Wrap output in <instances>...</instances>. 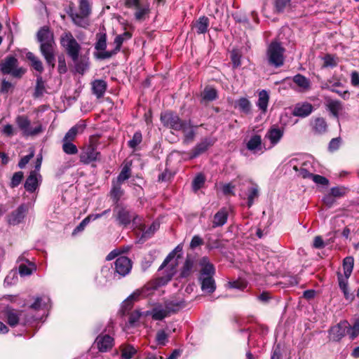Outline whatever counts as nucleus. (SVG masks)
<instances>
[{"label": "nucleus", "mask_w": 359, "mask_h": 359, "mask_svg": "<svg viewBox=\"0 0 359 359\" xmlns=\"http://www.w3.org/2000/svg\"><path fill=\"white\" fill-rule=\"evenodd\" d=\"M37 41L40 43V51L46 63L53 69L55 67V42L53 32L47 26L41 27L36 34Z\"/></svg>", "instance_id": "f257e3e1"}, {"label": "nucleus", "mask_w": 359, "mask_h": 359, "mask_svg": "<svg viewBox=\"0 0 359 359\" xmlns=\"http://www.w3.org/2000/svg\"><path fill=\"white\" fill-rule=\"evenodd\" d=\"M78 1L79 11H76L74 4H71L67 11V13L74 25L80 27L86 28L90 24L88 18L92 13V2L91 0Z\"/></svg>", "instance_id": "f03ea898"}, {"label": "nucleus", "mask_w": 359, "mask_h": 359, "mask_svg": "<svg viewBox=\"0 0 359 359\" xmlns=\"http://www.w3.org/2000/svg\"><path fill=\"white\" fill-rule=\"evenodd\" d=\"M0 72L4 75H11L13 78L20 79L26 73L27 69L19 66L16 57L8 55L0 62Z\"/></svg>", "instance_id": "7ed1b4c3"}, {"label": "nucleus", "mask_w": 359, "mask_h": 359, "mask_svg": "<svg viewBox=\"0 0 359 359\" xmlns=\"http://www.w3.org/2000/svg\"><path fill=\"white\" fill-rule=\"evenodd\" d=\"M285 49L278 41H272L268 46L266 53L267 62L270 66L276 68L283 65L285 61Z\"/></svg>", "instance_id": "20e7f679"}, {"label": "nucleus", "mask_w": 359, "mask_h": 359, "mask_svg": "<svg viewBox=\"0 0 359 359\" xmlns=\"http://www.w3.org/2000/svg\"><path fill=\"white\" fill-rule=\"evenodd\" d=\"M60 44L72 60H76L81 50V45L70 32H64L60 39Z\"/></svg>", "instance_id": "39448f33"}, {"label": "nucleus", "mask_w": 359, "mask_h": 359, "mask_svg": "<svg viewBox=\"0 0 359 359\" xmlns=\"http://www.w3.org/2000/svg\"><path fill=\"white\" fill-rule=\"evenodd\" d=\"M161 121L163 126L176 131H185L189 127V123L182 120L172 111H165L161 114Z\"/></svg>", "instance_id": "423d86ee"}, {"label": "nucleus", "mask_w": 359, "mask_h": 359, "mask_svg": "<svg viewBox=\"0 0 359 359\" xmlns=\"http://www.w3.org/2000/svg\"><path fill=\"white\" fill-rule=\"evenodd\" d=\"M114 217L120 226H126L133 221L137 224L139 217L121 204H117L114 208Z\"/></svg>", "instance_id": "0eeeda50"}, {"label": "nucleus", "mask_w": 359, "mask_h": 359, "mask_svg": "<svg viewBox=\"0 0 359 359\" xmlns=\"http://www.w3.org/2000/svg\"><path fill=\"white\" fill-rule=\"evenodd\" d=\"M15 122L25 136H35L43 131L42 125L39 122L34 123V126H31V121L25 115L18 116Z\"/></svg>", "instance_id": "6e6552de"}, {"label": "nucleus", "mask_w": 359, "mask_h": 359, "mask_svg": "<svg viewBox=\"0 0 359 359\" xmlns=\"http://www.w3.org/2000/svg\"><path fill=\"white\" fill-rule=\"evenodd\" d=\"M102 156L95 146L88 145L85 147L79 155L81 163L88 165L93 162L100 161Z\"/></svg>", "instance_id": "1a4fd4ad"}, {"label": "nucleus", "mask_w": 359, "mask_h": 359, "mask_svg": "<svg viewBox=\"0 0 359 359\" xmlns=\"http://www.w3.org/2000/svg\"><path fill=\"white\" fill-rule=\"evenodd\" d=\"M348 327H349V323L346 320L332 326L328 330L330 340L339 341L346 335Z\"/></svg>", "instance_id": "9d476101"}, {"label": "nucleus", "mask_w": 359, "mask_h": 359, "mask_svg": "<svg viewBox=\"0 0 359 359\" xmlns=\"http://www.w3.org/2000/svg\"><path fill=\"white\" fill-rule=\"evenodd\" d=\"M132 268V263L129 258L125 256L118 257L114 262L115 271L121 276L128 274Z\"/></svg>", "instance_id": "9b49d317"}, {"label": "nucleus", "mask_w": 359, "mask_h": 359, "mask_svg": "<svg viewBox=\"0 0 359 359\" xmlns=\"http://www.w3.org/2000/svg\"><path fill=\"white\" fill-rule=\"evenodd\" d=\"M247 149L252 151L254 154L260 151L263 153L268 148L265 142H262V137L259 135H253L246 144Z\"/></svg>", "instance_id": "f8f14e48"}, {"label": "nucleus", "mask_w": 359, "mask_h": 359, "mask_svg": "<svg viewBox=\"0 0 359 359\" xmlns=\"http://www.w3.org/2000/svg\"><path fill=\"white\" fill-rule=\"evenodd\" d=\"M314 111L313 106L308 102L297 103L292 109V115L294 116L305 118L309 116Z\"/></svg>", "instance_id": "ddd939ff"}, {"label": "nucleus", "mask_w": 359, "mask_h": 359, "mask_svg": "<svg viewBox=\"0 0 359 359\" xmlns=\"http://www.w3.org/2000/svg\"><path fill=\"white\" fill-rule=\"evenodd\" d=\"M95 345L100 352H107L114 346V339L109 334H100L97 337Z\"/></svg>", "instance_id": "4468645a"}, {"label": "nucleus", "mask_w": 359, "mask_h": 359, "mask_svg": "<svg viewBox=\"0 0 359 359\" xmlns=\"http://www.w3.org/2000/svg\"><path fill=\"white\" fill-rule=\"evenodd\" d=\"M41 181V176L36 170L31 171L25 180V189L30 193L34 192L39 187Z\"/></svg>", "instance_id": "2eb2a0df"}, {"label": "nucleus", "mask_w": 359, "mask_h": 359, "mask_svg": "<svg viewBox=\"0 0 359 359\" xmlns=\"http://www.w3.org/2000/svg\"><path fill=\"white\" fill-rule=\"evenodd\" d=\"M2 313L7 323L11 327H15L19 323L20 316L22 315V312L7 306L3 310Z\"/></svg>", "instance_id": "dca6fc26"}, {"label": "nucleus", "mask_w": 359, "mask_h": 359, "mask_svg": "<svg viewBox=\"0 0 359 359\" xmlns=\"http://www.w3.org/2000/svg\"><path fill=\"white\" fill-rule=\"evenodd\" d=\"M28 210L26 204L20 205L15 211L12 212L8 218V222L11 225L20 224L25 218Z\"/></svg>", "instance_id": "f3484780"}, {"label": "nucleus", "mask_w": 359, "mask_h": 359, "mask_svg": "<svg viewBox=\"0 0 359 359\" xmlns=\"http://www.w3.org/2000/svg\"><path fill=\"white\" fill-rule=\"evenodd\" d=\"M283 136V130L279 128L271 127L265 135L264 139L269 140L270 145L267 147L268 149H271L276 145Z\"/></svg>", "instance_id": "a211bd4d"}, {"label": "nucleus", "mask_w": 359, "mask_h": 359, "mask_svg": "<svg viewBox=\"0 0 359 359\" xmlns=\"http://www.w3.org/2000/svg\"><path fill=\"white\" fill-rule=\"evenodd\" d=\"M310 125L313 133L316 135H323L325 133L328 128L325 118L323 117L313 118Z\"/></svg>", "instance_id": "6ab92c4d"}, {"label": "nucleus", "mask_w": 359, "mask_h": 359, "mask_svg": "<svg viewBox=\"0 0 359 359\" xmlns=\"http://www.w3.org/2000/svg\"><path fill=\"white\" fill-rule=\"evenodd\" d=\"M124 41V38L122 35H117L114 39L115 48L110 50V52H102L97 54V59L98 60H106L111 58L112 56L116 55L121 50V46Z\"/></svg>", "instance_id": "aec40b11"}, {"label": "nucleus", "mask_w": 359, "mask_h": 359, "mask_svg": "<svg viewBox=\"0 0 359 359\" xmlns=\"http://www.w3.org/2000/svg\"><path fill=\"white\" fill-rule=\"evenodd\" d=\"M325 108L336 118L339 119V113L343 110L342 103L337 100L326 98Z\"/></svg>", "instance_id": "412c9836"}, {"label": "nucleus", "mask_w": 359, "mask_h": 359, "mask_svg": "<svg viewBox=\"0 0 359 359\" xmlns=\"http://www.w3.org/2000/svg\"><path fill=\"white\" fill-rule=\"evenodd\" d=\"M214 144V141L211 139L205 138L201 142L197 144L191 150V153L190 155L191 158H194L198 156L199 155L205 152L208 149L211 147Z\"/></svg>", "instance_id": "4be33fe9"}, {"label": "nucleus", "mask_w": 359, "mask_h": 359, "mask_svg": "<svg viewBox=\"0 0 359 359\" xmlns=\"http://www.w3.org/2000/svg\"><path fill=\"white\" fill-rule=\"evenodd\" d=\"M86 123L84 121H80L75 126L72 127L65 134L62 140L72 142L76 137L77 134L83 132L86 128Z\"/></svg>", "instance_id": "5701e85b"}, {"label": "nucleus", "mask_w": 359, "mask_h": 359, "mask_svg": "<svg viewBox=\"0 0 359 359\" xmlns=\"http://www.w3.org/2000/svg\"><path fill=\"white\" fill-rule=\"evenodd\" d=\"M107 48V34L104 32H100L96 34V42L95 43V49L97 52L94 53V57L97 58V54L102 52H110L106 50Z\"/></svg>", "instance_id": "b1692460"}, {"label": "nucleus", "mask_w": 359, "mask_h": 359, "mask_svg": "<svg viewBox=\"0 0 359 359\" xmlns=\"http://www.w3.org/2000/svg\"><path fill=\"white\" fill-rule=\"evenodd\" d=\"M199 265L201 266V277L213 276L215 272V267L208 257H203L199 261Z\"/></svg>", "instance_id": "393cba45"}, {"label": "nucleus", "mask_w": 359, "mask_h": 359, "mask_svg": "<svg viewBox=\"0 0 359 359\" xmlns=\"http://www.w3.org/2000/svg\"><path fill=\"white\" fill-rule=\"evenodd\" d=\"M91 88L93 93L97 98H101L104 96L107 90V83L103 79H95L92 81Z\"/></svg>", "instance_id": "a878e982"}, {"label": "nucleus", "mask_w": 359, "mask_h": 359, "mask_svg": "<svg viewBox=\"0 0 359 359\" xmlns=\"http://www.w3.org/2000/svg\"><path fill=\"white\" fill-rule=\"evenodd\" d=\"M195 264H196L195 259L192 256L188 255L187 256L185 262L181 269L180 277L181 278H187L189 276H191L192 272L194 271Z\"/></svg>", "instance_id": "bb28decb"}, {"label": "nucleus", "mask_w": 359, "mask_h": 359, "mask_svg": "<svg viewBox=\"0 0 359 359\" xmlns=\"http://www.w3.org/2000/svg\"><path fill=\"white\" fill-rule=\"evenodd\" d=\"M147 315H150L152 319L155 320H161L170 315L165 306L163 307L161 304L154 306L150 311H147Z\"/></svg>", "instance_id": "cd10ccee"}, {"label": "nucleus", "mask_w": 359, "mask_h": 359, "mask_svg": "<svg viewBox=\"0 0 359 359\" xmlns=\"http://www.w3.org/2000/svg\"><path fill=\"white\" fill-rule=\"evenodd\" d=\"M74 64V68L77 73L83 74L89 68V57L86 55L77 56L76 60H72Z\"/></svg>", "instance_id": "c85d7f7f"}, {"label": "nucleus", "mask_w": 359, "mask_h": 359, "mask_svg": "<svg viewBox=\"0 0 359 359\" xmlns=\"http://www.w3.org/2000/svg\"><path fill=\"white\" fill-rule=\"evenodd\" d=\"M229 213L227 210L225 208L220 209L216 214L214 215L213 221H212V227L217 228L219 226H224L228 219Z\"/></svg>", "instance_id": "c756f323"}, {"label": "nucleus", "mask_w": 359, "mask_h": 359, "mask_svg": "<svg viewBox=\"0 0 359 359\" xmlns=\"http://www.w3.org/2000/svg\"><path fill=\"white\" fill-rule=\"evenodd\" d=\"M136 11L134 13L135 18L137 21H144L150 13V4L149 3L141 4L134 8Z\"/></svg>", "instance_id": "7c9ffc66"}, {"label": "nucleus", "mask_w": 359, "mask_h": 359, "mask_svg": "<svg viewBox=\"0 0 359 359\" xmlns=\"http://www.w3.org/2000/svg\"><path fill=\"white\" fill-rule=\"evenodd\" d=\"M201 290L208 293H212L216 289L215 281L212 276L200 277Z\"/></svg>", "instance_id": "2f4dec72"}, {"label": "nucleus", "mask_w": 359, "mask_h": 359, "mask_svg": "<svg viewBox=\"0 0 359 359\" xmlns=\"http://www.w3.org/2000/svg\"><path fill=\"white\" fill-rule=\"evenodd\" d=\"M26 58L29 61L30 66L35 71L38 72L39 75L43 72L44 68L42 62L33 53L27 52L26 53Z\"/></svg>", "instance_id": "473e14b6"}, {"label": "nucleus", "mask_w": 359, "mask_h": 359, "mask_svg": "<svg viewBox=\"0 0 359 359\" xmlns=\"http://www.w3.org/2000/svg\"><path fill=\"white\" fill-rule=\"evenodd\" d=\"M269 101V95L266 90H262L259 93V98L257 102V106L265 114L267 111L268 104Z\"/></svg>", "instance_id": "72a5a7b5"}, {"label": "nucleus", "mask_w": 359, "mask_h": 359, "mask_svg": "<svg viewBox=\"0 0 359 359\" xmlns=\"http://www.w3.org/2000/svg\"><path fill=\"white\" fill-rule=\"evenodd\" d=\"M186 304L185 302L183 299L181 300H176L172 299L170 301H167L165 303V306L168 311H169L170 314L171 313H176L179 311L181 309L184 308Z\"/></svg>", "instance_id": "f704fd0d"}, {"label": "nucleus", "mask_w": 359, "mask_h": 359, "mask_svg": "<svg viewBox=\"0 0 359 359\" xmlns=\"http://www.w3.org/2000/svg\"><path fill=\"white\" fill-rule=\"evenodd\" d=\"M349 277L350 276H346L345 275L343 276L340 273H337L339 286L342 290L344 297L346 299H353L352 294H349L348 291V280Z\"/></svg>", "instance_id": "c9c22d12"}, {"label": "nucleus", "mask_w": 359, "mask_h": 359, "mask_svg": "<svg viewBox=\"0 0 359 359\" xmlns=\"http://www.w3.org/2000/svg\"><path fill=\"white\" fill-rule=\"evenodd\" d=\"M209 26V19L205 16L200 17L194 24V27L197 34H205L208 31Z\"/></svg>", "instance_id": "e433bc0d"}, {"label": "nucleus", "mask_w": 359, "mask_h": 359, "mask_svg": "<svg viewBox=\"0 0 359 359\" xmlns=\"http://www.w3.org/2000/svg\"><path fill=\"white\" fill-rule=\"evenodd\" d=\"M121 183L118 182L114 184L110 191L111 197L116 205L119 204L118 201L124 193L123 190L121 189Z\"/></svg>", "instance_id": "4c0bfd02"}, {"label": "nucleus", "mask_w": 359, "mask_h": 359, "mask_svg": "<svg viewBox=\"0 0 359 359\" xmlns=\"http://www.w3.org/2000/svg\"><path fill=\"white\" fill-rule=\"evenodd\" d=\"M46 91L45 83L41 75H36V86L34 88V97H39L42 96Z\"/></svg>", "instance_id": "58836bf2"}, {"label": "nucleus", "mask_w": 359, "mask_h": 359, "mask_svg": "<svg viewBox=\"0 0 359 359\" xmlns=\"http://www.w3.org/2000/svg\"><path fill=\"white\" fill-rule=\"evenodd\" d=\"M293 81L303 90H308L310 88L309 80L300 74H298L293 77Z\"/></svg>", "instance_id": "ea45409f"}, {"label": "nucleus", "mask_w": 359, "mask_h": 359, "mask_svg": "<svg viewBox=\"0 0 359 359\" xmlns=\"http://www.w3.org/2000/svg\"><path fill=\"white\" fill-rule=\"evenodd\" d=\"M159 224L158 222H153L147 229L144 228L142 233L141 238L147 240L151 238L154 233L158 229Z\"/></svg>", "instance_id": "a19ab883"}, {"label": "nucleus", "mask_w": 359, "mask_h": 359, "mask_svg": "<svg viewBox=\"0 0 359 359\" xmlns=\"http://www.w3.org/2000/svg\"><path fill=\"white\" fill-rule=\"evenodd\" d=\"M354 259L353 257H346L343 261L344 273L346 276H350L353 269Z\"/></svg>", "instance_id": "79ce46f5"}, {"label": "nucleus", "mask_w": 359, "mask_h": 359, "mask_svg": "<svg viewBox=\"0 0 359 359\" xmlns=\"http://www.w3.org/2000/svg\"><path fill=\"white\" fill-rule=\"evenodd\" d=\"M202 99L205 101L211 102L217 99V92L213 88H205L202 93Z\"/></svg>", "instance_id": "37998d69"}, {"label": "nucleus", "mask_w": 359, "mask_h": 359, "mask_svg": "<svg viewBox=\"0 0 359 359\" xmlns=\"http://www.w3.org/2000/svg\"><path fill=\"white\" fill-rule=\"evenodd\" d=\"M347 334L351 340L356 338L359 334V318H355L353 326L349 325V327L346 330Z\"/></svg>", "instance_id": "c03bdc74"}, {"label": "nucleus", "mask_w": 359, "mask_h": 359, "mask_svg": "<svg viewBox=\"0 0 359 359\" xmlns=\"http://www.w3.org/2000/svg\"><path fill=\"white\" fill-rule=\"evenodd\" d=\"M259 196V188L257 184L248 189V206L250 208L254 203V200Z\"/></svg>", "instance_id": "a18cd8bd"}, {"label": "nucleus", "mask_w": 359, "mask_h": 359, "mask_svg": "<svg viewBox=\"0 0 359 359\" xmlns=\"http://www.w3.org/2000/svg\"><path fill=\"white\" fill-rule=\"evenodd\" d=\"M62 150L69 155H73L78 153L77 147L70 141L62 140Z\"/></svg>", "instance_id": "49530a36"}, {"label": "nucleus", "mask_w": 359, "mask_h": 359, "mask_svg": "<svg viewBox=\"0 0 359 359\" xmlns=\"http://www.w3.org/2000/svg\"><path fill=\"white\" fill-rule=\"evenodd\" d=\"M182 251V245L179 244L175 247V248L168 254V255L165 257L161 265L160 266L158 270H162L170 261L172 259L177 252H180Z\"/></svg>", "instance_id": "de8ad7c7"}, {"label": "nucleus", "mask_w": 359, "mask_h": 359, "mask_svg": "<svg viewBox=\"0 0 359 359\" xmlns=\"http://www.w3.org/2000/svg\"><path fill=\"white\" fill-rule=\"evenodd\" d=\"M237 105L239 109L245 114H249L251 110V103L245 97H241L237 101Z\"/></svg>", "instance_id": "09e8293b"}, {"label": "nucleus", "mask_w": 359, "mask_h": 359, "mask_svg": "<svg viewBox=\"0 0 359 359\" xmlns=\"http://www.w3.org/2000/svg\"><path fill=\"white\" fill-rule=\"evenodd\" d=\"M137 353L136 348L132 345H127L121 350V357L123 359H131Z\"/></svg>", "instance_id": "8fccbe9b"}, {"label": "nucleus", "mask_w": 359, "mask_h": 359, "mask_svg": "<svg viewBox=\"0 0 359 359\" xmlns=\"http://www.w3.org/2000/svg\"><path fill=\"white\" fill-rule=\"evenodd\" d=\"M168 341V334L163 330H160L156 335V342L158 346H165Z\"/></svg>", "instance_id": "3c124183"}, {"label": "nucleus", "mask_w": 359, "mask_h": 359, "mask_svg": "<svg viewBox=\"0 0 359 359\" xmlns=\"http://www.w3.org/2000/svg\"><path fill=\"white\" fill-rule=\"evenodd\" d=\"M142 135L140 131L134 133L132 139L128 141V144L130 148L135 149L136 147L142 142Z\"/></svg>", "instance_id": "603ef678"}, {"label": "nucleus", "mask_w": 359, "mask_h": 359, "mask_svg": "<svg viewBox=\"0 0 359 359\" xmlns=\"http://www.w3.org/2000/svg\"><path fill=\"white\" fill-rule=\"evenodd\" d=\"M131 175V170L130 166L128 165H124L121 172L117 177V182L122 183L126 180L129 179Z\"/></svg>", "instance_id": "864d4df0"}, {"label": "nucleus", "mask_w": 359, "mask_h": 359, "mask_svg": "<svg viewBox=\"0 0 359 359\" xmlns=\"http://www.w3.org/2000/svg\"><path fill=\"white\" fill-rule=\"evenodd\" d=\"M205 183V177L203 175H198L192 182V189L194 191L199 190Z\"/></svg>", "instance_id": "5fc2aeb1"}, {"label": "nucleus", "mask_w": 359, "mask_h": 359, "mask_svg": "<svg viewBox=\"0 0 359 359\" xmlns=\"http://www.w3.org/2000/svg\"><path fill=\"white\" fill-rule=\"evenodd\" d=\"M23 177H24V174L22 172L19 171V172H15L11 178V183H10L11 187L14 188V187H18L20 184L21 181L22 180Z\"/></svg>", "instance_id": "6e6d98bb"}, {"label": "nucleus", "mask_w": 359, "mask_h": 359, "mask_svg": "<svg viewBox=\"0 0 359 359\" xmlns=\"http://www.w3.org/2000/svg\"><path fill=\"white\" fill-rule=\"evenodd\" d=\"M229 287L243 290L247 287V283L243 280H237L228 283Z\"/></svg>", "instance_id": "4d7b16f0"}, {"label": "nucleus", "mask_w": 359, "mask_h": 359, "mask_svg": "<svg viewBox=\"0 0 359 359\" xmlns=\"http://www.w3.org/2000/svg\"><path fill=\"white\" fill-rule=\"evenodd\" d=\"M323 67H334L337 65V62H336L334 57L330 54L325 55V57H323Z\"/></svg>", "instance_id": "13d9d810"}, {"label": "nucleus", "mask_w": 359, "mask_h": 359, "mask_svg": "<svg viewBox=\"0 0 359 359\" xmlns=\"http://www.w3.org/2000/svg\"><path fill=\"white\" fill-rule=\"evenodd\" d=\"M203 244V238L198 235H195L193 236V238L190 242L189 248L191 250H194L197 247H199V246L202 245Z\"/></svg>", "instance_id": "bf43d9fd"}, {"label": "nucleus", "mask_w": 359, "mask_h": 359, "mask_svg": "<svg viewBox=\"0 0 359 359\" xmlns=\"http://www.w3.org/2000/svg\"><path fill=\"white\" fill-rule=\"evenodd\" d=\"M93 216L88 215L84 219L81 221V222L74 229L73 231V234L76 233L77 232H80L83 231L85 226L90 222V220H93Z\"/></svg>", "instance_id": "052dcab7"}, {"label": "nucleus", "mask_w": 359, "mask_h": 359, "mask_svg": "<svg viewBox=\"0 0 359 359\" xmlns=\"http://www.w3.org/2000/svg\"><path fill=\"white\" fill-rule=\"evenodd\" d=\"M346 193V189L341 187H334L331 188L330 194L334 197H341Z\"/></svg>", "instance_id": "680f3d73"}, {"label": "nucleus", "mask_w": 359, "mask_h": 359, "mask_svg": "<svg viewBox=\"0 0 359 359\" xmlns=\"http://www.w3.org/2000/svg\"><path fill=\"white\" fill-rule=\"evenodd\" d=\"M311 180L317 184L327 186L329 184V180L325 177L320 175L314 174Z\"/></svg>", "instance_id": "e2e57ef3"}, {"label": "nucleus", "mask_w": 359, "mask_h": 359, "mask_svg": "<svg viewBox=\"0 0 359 359\" xmlns=\"http://www.w3.org/2000/svg\"><path fill=\"white\" fill-rule=\"evenodd\" d=\"M290 0H276L275 7L278 12H283L290 4Z\"/></svg>", "instance_id": "0e129e2a"}, {"label": "nucleus", "mask_w": 359, "mask_h": 359, "mask_svg": "<svg viewBox=\"0 0 359 359\" xmlns=\"http://www.w3.org/2000/svg\"><path fill=\"white\" fill-rule=\"evenodd\" d=\"M341 138L336 137L331 140L329 143L328 149L330 151H334L339 148L341 144Z\"/></svg>", "instance_id": "69168bd1"}, {"label": "nucleus", "mask_w": 359, "mask_h": 359, "mask_svg": "<svg viewBox=\"0 0 359 359\" xmlns=\"http://www.w3.org/2000/svg\"><path fill=\"white\" fill-rule=\"evenodd\" d=\"M13 88V84L5 79L1 81L0 90L1 93H7Z\"/></svg>", "instance_id": "338daca9"}, {"label": "nucleus", "mask_w": 359, "mask_h": 359, "mask_svg": "<svg viewBox=\"0 0 359 359\" xmlns=\"http://www.w3.org/2000/svg\"><path fill=\"white\" fill-rule=\"evenodd\" d=\"M34 156V153L32 152L31 154L26 155L23 156L18 163V167L20 168H24L26 165L29 163V161Z\"/></svg>", "instance_id": "774afa93"}]
</instances>
